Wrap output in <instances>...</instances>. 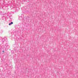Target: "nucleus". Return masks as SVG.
<instances>
[{
  "label": "nucleus",
  "mask_w": 78,
  "mask_h": 78,
  "mask_svg": "<svg viewBox=\"0 0 78 78\" xmlns=\"http://www.w3.org/2000/svg\"><path fill=\"white\" fill-rule=\"evenodd\" d=\"M2 52H4V51H3Z\"/></svg>",
  "instance_id": "obj_2"
},
{
  "label": "nucleus",
  "mask_w": 78,
  "mask_h": 78,
  "mask_svg": "<svg viewBox=\"0 0 78 78\" xmlns=\"http://www.w3.org/2000/svg\"><path fill=\"white\" fill-rule=\"evenodd\" d=\"M11 24H13V23L12 22H11V23H9V25H11Z\"/></svg>",
  "instance_id": "obj_1"
}]
</instances>
